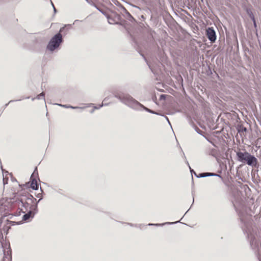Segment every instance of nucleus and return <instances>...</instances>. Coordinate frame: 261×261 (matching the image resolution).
Wrapping results in <instances>:
<instances>
[{
    "instance_id": "3",
    "label": "nucleus",
    "mask_w": 261,
    "mask_h": 261,
    "mask_svg": "<svg viewBox=\"0 0 261 261\" xmlns=\"http://www.w3.org/2000/svg\"><path fill=\"white\" fill-rule=\"evenodd\" d=\"M64 28L60 29L59 33L55 35L49 42L47 48L50 51H54L57 48L63 41L62 36L61 33L62 32Z\"/></svg>"
},
{
    "instance_id": "4",
    "label": "nucleus",
    "mask_w": 261,
    "mask_h": 261,
    "mask_svg": "<svg viewBox=\"0 0 261 261\" xmlns=\"http://www.w3.org/2000/svg\"><path fill=\"white\" fill-rule=\"evenodd\" d=\"M206 36L212 42H215L216 39V33L212 28H208L206 30Z\"/></svg>"
},
{
    "instance_id": "2",
    "label": "nucleus",
    "mask_w": 261,
    "mask_h": 261,
    "mask_svg": "<svg viewBox=\"0 0 261 261\" xmlns=\"http://www.w3.org/2000/svg\"><path fill=\"white\" fill-rule=\"evenodd\" d=\"M238 160L243 163H246L249 166H255L257 160L255 157L247 152L239 151L237 153Z\"/></svg>"
},
{
    "instance_id": "7",
    "label": "nucleus",
    "mask_w": 261,
    "mask_h": 261,
    "mask_svg": "<svg viewBox=\"0 0 261 261\" xmlns=\"http://www.w3.org/2000/svg\"><path fill=\"white\" fill-rule=\"evenodd\" d=\"M213 175L212 173H203L200 174V177H205L207 176H210Z\"/></svg>"
},
{
    "instance_id": "6",
    "label": "nucleus",
    "mask_w": 261,
    "mask_h": 261,
    "mask_svg": "<svg viewBox=\"0 0 261 261\" xmlns=\"http://www.w3.org/2000/svg\"><path fill=\"white\" fill-rule=\"evenodd\" d=\"M31 187L34 190H37L38 188V185L36 179H32L31 182Z\"/></svg>"
},
{
    "instance_id": "5",
    "label": "nucleus",
    "mask_w": 261,
    "mask_h": 261,
    "mask_svg": "<svg viewBox=\"0 0 261 261\" xmlns=\"http://www.w3.org/2000/svg\"><path fill=\"white\" fill-rule=\"evenodd\" d=\"M25 213V214L23 216L24 220H28L31 217H33L34 215V210H29Z\"/></svg>"
},
{
    "instance_id": "8",
    "label": "nucleus",
    "mask_w": 261,
    "mask_h": 261,
    "mask_svg": "<svg viewBox=\"0 0 261 261\" xmlns=\"http://www.w3.org/2000/svg\"><path fill=\"white\" fill-rule=\"evenodd\" d=\"M44 92H42L41 93H40V94L37 95V99H40L41 97H44Z\"/></svg>"
},
{
    "instance_id": "1",
    "label": "nucleus",
    "mask_w": 261,
    "mask_h": 261,
    "mask_svg": "<svg viewBox=\"0 0 261 261\" xmlns=\"http://www.w3.org/2000/svg\"><path fill=\"white\" fill-rule=\"evenodd\" d=\"M20 210L19 213H25L29 210H35L37 207L36 199L29 193L21 195L16 201Z\"/></svg>"
},
{
    "instance_id": "9",
    "label": "nucleus",
    "mask_w": 261,
    "mask_h": 261,
    "mask_svg": "<svg viewBox=\"0 0 261 261\" xmlns=\"http://www.w3.org/2000/svg\"><path fill=\"white\" fill-rule=\"evenodd\" d=\"M251 19H252V20L253 21V23H254V27H256V21L255 20L254 16L252 15V16H251Z\"/></svg>"
},
{
    "instance_id": "10",
    "label": "nucleus",
    "mask_w": 261,
    "mask_h": 261,
    "mask_svg": "<svg viewBox=\"0 0 261 261\" xmlns=\"http://www.w3.org/2000/svg\"><path fill=\"white\" fill-rule=\"evenodd\" d=\"M8 178H3L4 185H6L8 183Z\"/></svg>"
},
{
    "instance_id": "11",
    "label": "nucleus",
    "mask_w": 261,
    "mask_h": 261,
    "mask_svg": "<svg viewBox=\"0 0 261 261\" xmlns=\"http://www.w3.org/2000/svg\"><path fill=\"white\" fill-rule=\"evenodd\" d=\"M108 21L110 23H111V24L113 23L112 19H111L110 17H108Z\"/></svg>"
}]
</instances>
